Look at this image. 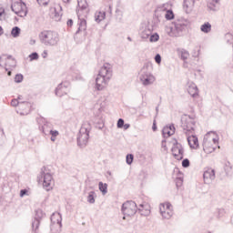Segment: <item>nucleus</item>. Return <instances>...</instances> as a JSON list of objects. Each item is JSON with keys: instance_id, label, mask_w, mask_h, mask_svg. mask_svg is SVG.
<instances>
[{"instance_id": "393cba45", "label": "nucleus", "mask_w": 233, "mask_h": 233, "mask_svg": "<svg viewBox=\"0 0 233 233\" xmlns=\"http://www.w3.org/2000/svg\"><path fill=\"white\" fill-rule=\"evenodd\" d=\"M200 30L204 34H208L210 30H212V25H210L208 22H206L200 26Z\"/></svg>"}, {"instance_id": "dca6fc26", "label": "nucleus", "mask_w": 233, "mask_h": 233, "mask_svg": "<svg viewBox=\"0 0 233 233\" xmlns=\"http://www.w3.org/2000/svg\"><path fill=\"white\" fill-rule=\"evenodd\" d=\"M77 14V17H78V25L79 27L77 29V31L76 32V35H77V34H79V32H85L86 31V19L83 18L81 15V11H76Z\"/></svg>"}, {"instance_id": "6e6d98bb", "label": "nucleus", "mask_w": 233, "mask_h": 233, "mask_svg": "<svg viewBox=\"0 0 233 233\" xmlns=\"http://www.w3.org/2000/svg\"><path fill=\"white\" fill-rule=\"evenodd\" d=\"M152 130L153 132H156L157 130V124H156V120L153 121Z\"/></svg>"}, {"instance_id": "4468645a", "label": "nucleus", "mask_w": 233, "mask_h": 233, "mask_svg": "<svg viewBox=\"0 0 233 233\" xmlns=\"http://www.w3.org/2000/svg\"><path fill=\"white\" fill-rule=\"evenodd\" d=\"M203 178L206 185H210L216 179V170L212 167L208 168L204 171Z\"/></svg>"}, {"instance_id": "72a5a7b5", "label": "nucleus", "mask_w": 233, "mask_h": 233, "mask_svg": "<svg viewBox=\"0 0 233 233\" xmlns=\"http://www.w3.org/2000/svg\"><path fill=\"white\" fill-rule=\"evenodd\" d=\"M165 17L167 21H172L174 19V11L172 9L167 10Z\"/></svg>"}, {"instance_id": "58836bf2", "label": "nucleus", "mask_w": 233, "mask_h": 233, "mask_svg": "<svg viewBox=\"0 0 233 233\" xmlns=\"http://www.w3.org/2000/svg\"><path fill=\"white\" fill-rule=\"evenodd\" d=\"M167 6H168L167 4H164V5H160V6H158L157 8V10L155 11L156 14H157V12H167Z\"/></svg>"}, {"instance_id": "4c0bfd02", "label": "nucleus", "mask_w": 233, "mask_h": 233, "mask_svg": "<svg viewBox=\"0 0 233 233\" xmlns=\"http://www.w3.org/2000/svg\"><path fill=\"white\" fill-rule=\"evenodd\" d=\"M23 79H25L23 74H16L15 76V83H23Z\"/></svg>"}, {"instance_id": "5fc2aeb1", "label": "nucleus", "mask_w": 233, "mask_h": 233, "mask_svg": "<svg viewBox=\"0 0 233 233\" xmlns=\"http://www.w3.org/2000/svg\"><path fill=\"white\" fill-rule=\"evenodd\" d=\"M55 19L56 21H61V15H59V13L56 11V9H55Z\"/></svg>"}, {"instance_id": "9b49d317", "label": "nucleus", "mask_w": 233, "mask_h": 233, "mask_svg": "<svg viewBox=\"0 0 233 233\" xmlns=\"http://www.w3.org/2000/svg\"><path fill=\"white\" fill-rule=\"evenodd\" d=\"M35 218L32 221V230L34 233L39 232V225H41V220L43 218H45L46 215L45 212H43V209H36Z\"/></svg>"}, {"instance_id": "37998d69", "label": "nucleus", "mask_w": 233, "mask_h": 233, "mask_svg": "<svg viewBox=\"0 0 233 233\" xmlns=\"http://www.w3.org/2000/svg\"><path fill=\"white\" fill-rule=\"evenodd\" d=\"M26 102H19L18 99H13L11 101V106H17L18 105H25Z\"/></svg>"}, {"instance_id": "c03bdc74", "label": "nucleus", "mask_w": 233, "mask_h": 233, "mask_svg": "<svg viewBox=\"0 0 233 233\" xmlns=\"http://www.w3.org/2000/svg\"><path fill=\"white\" fill-rule=\"evenodd\" d=\"M117 128H123L125 127V120L123 118H119L116 123Z\"/></svg>"}, {"instance_id": "aec40b11", "label": "nucleus", "mask_w": 233, "mask_h": 233, "mask_svg": "<svg viewBox=\"0 0 233 233\" xmlns=\"http://www.w3.org/2000/svg\"><path fill=\"white\" fill-rule=\"evenodd\" d=\"M159 210H160V214L164 219H170L174 214L172 212V210L165 209V205H161Z\"/></svg>"}, {"instance_id": "f8f14e48", "label": "nucleus", "mask_w": 233, "mask_h": 233, "mask_svg": "<svg viewBox=\"0 0 233 233\" xmlns=\"http://www.w3.org/2000/svg\"><path fill=\"white\" fill-rule=\"evenodd\" d=\"M171 152L175 159L177 161H181L183 157H185V149L183 148V146L177 142V140H176V142L173 144Z\"/></svg>"}, {"instance_id": "13d9d810", "label": "nucleus", "mask_w": 233, "mask_h": 233, "mask_svg": "<svg viewBox=\"0 0 233 233\" xmlns=\"http://www.w3.org/2000/svg\"><path fill=\"white\" fill-rule=\"evenodd\" d=\"M161 145H162V148L167 150V140H162Z\"/></svg>"}, {"instance_id": "e433bc0d", "label": "nucleus", "mask_w": 233, "mask_h": 233, "mask_svg": "<svg viewBox=\"0 0 233 233\" xmlns=\"http://www.w3.org/2000/svg\"><path fill=\"white\" fill-rule=\"evenodd\" d=\"M126 163H127V165H131L132 163H134V156L132 154L127 155Z\"/></svg>"}, {"instance_id": "c9c22d12", "label": "nucleus", "mask_w": 233, "mask_h": 233, "mask_svg": "<svg viewBox=\"0 0 233 233\" xmlns=\"http://www.w3.org/2000/svg\"><path fill=\"white\" fill-rule=\"evenodd\" d=\"M149 41L150 43H157V41H159V35L157 33L151 34V35H149Z\"/></svg>"}, {"instance_id": "7c9ffc66", "label": "nucleus", "mask_w": 233, "mask_h": 233, "mask_svg": "<svg viewBox=\"0 0 233 233\" xmlns=\"http://www.w3.org/2000/svg\"><path fill=\"white\" fill-rule=\"evenodd\" d=\"M138 212L140 216H150V206H146V210H143L141 208H138Z\"/></svg>"}, {"instance_id": "8fccbe9b", "label": "nucleus", "mask_w": 233, "mask_h": 233, "mask_svg": "<svg viewBox=\"0 0 233 233\" xmlns=\"http://www.w3.org/2000/svg\"><path fill=\"white\" fill-rule=\"evenodd\" d=\"M27 194H28L27 189H21L20 190V198H25V196H26Z\"/></svg>"}, {"instance_id": "c85d7f7f", "label": "nucleus", "mask_w": 233, "mask_h": 233, "mask_svg": "<svg viewBox=\"0 0 233 233\" xmlns=\"http://www.w3.org/2000/svg\"><path fill=\"white\" fill-rule=\"evenodd\" d=\"M224 170H225L227 176H232L233 168H232V166L230 165V162L226 163V165L224 167Z\"/></svg>"}, {"instance_id": "49530a36", "label": "nucleus", "mask_w": 233, "mask_h": 233, "mask_svg": "<svg viewBox=\"0 0 233 233\" xmlns=\"http://www.w3.org/2000/svg\"><path fill=\"white\" fill-rule=\"evenodd\" d=\"M40 6H46L50 0H36Z\"/></svg>"}, {"instance_id": "ddd939ff", "label": "nucleus", "mask_w": 233, "mask_h": 233, "mask_svg": "<svg viewBox=\"0 0 233 233\" xmlns=\"http://www.w3.org/2000/svg\"><path fill=\"white\" fill-rule=\"evenodd\" d=\"M68 92H70V82L68 81L60 83L55 89V94L57 97H63V96H66Z\"/></svg>"}, {"instance_id": "2f4dec72", "label": "nucleus", "mask_w": 233, "mask_h": 233, "mask_svg": "<svg viewBox=\"0 0 233 233\" xmlns=\"http://www.w3.org/2000/svg\"><path fill=\"white\" fill-rule=\"evenodd\" d=\"M215 216L218 218V219H220V218H223L225 216V208H217L215 211Z\"/></svg>"}, {"instance_id": "864d4df0", "label": "nucleus", "mask_w": 233, "mask_h": 233, "mask_svg": "<svg viewBox=\"0 0 233 233\" xmlns=\"http://www.w3.org/2000/svg\"><path fill=\"white\" fill-rule=\"evenodd\" d=\"M161 205H164L165 210H172V209H170V208H172V204L167 202L166 204H161Z\"/></svg>"}, {"instance_id": "de8ad7c7", "label": "nucleus", "mask_w": 233, "mask_h": 233, "mask_svg": "<svg viewBox=\"0 0 233 233\" xmlns=\"http://www.w3.org/2000/svg\"><path fill=\"white\" fill-rule=\"evenodd\" d=\"M49 135L53 137H57V136H59V131L51 129Z\"/></svg>"}, {"instance_id": "20e7f679", "label": "nucleus", "mask_w": 233, "mask_h": 233, "mask_svg": "<svg viewBox=\"0 0 233 233\" xmlns=\"http://www.w3.org/2000/svg\"><path fill=\"white\" fill-rule=\"evenodd\" d=\"M150 66L148 64H145L144 66L141 68L139 73V80L141 81L144 86H148L150 85H154L156 82V76L152 75L150 71Z\"/></svg>"}, {"instance_id": "cd10ccee", "label": "nucleus", "mask_w": 233, "mask_h": 233, "mask_svg": "<svg viewBox=\"0 0 233 233\" xmlns=\"http://www.w3.org/2000/svg\"><path fill=\"white\" fill-rule=\"evenodd\" d=\"M12 37H19L21 35V28L19 26H15L11 30Z\"/></svg>"}, {"instance_id": "603ef678", "label": "nucleus", "mask_w": 233, "mask_h": 233, "mask_svg": "<svg viewBox=\"0 0 233 233\" xmlns=\"http://www.w3.org/2000/svg\"><path fill=\"white\" fill-rule=\"evenodd\" d=\"M167 128H169V131H170L171 134L174 135L176 133V127H174V124L167 127Z\"/></svg>"}, {"instance_id": "473e14b6", "label": "nucleus", "mask_w": 233, "mask_h": 233, "mask_svg": "<svg viewBox=\"0 0 233 233\" xmlns=\"http://www.w3.org/2000/svg\"><path fill=\"white\" fill-rule=\"evenodd\" d=\"M190 56V54L188 53V51L182 49L180 51V58L182 59V61H187V59H188V56Z\"/></svg>"}, {"instance_id": "a19ab883", "label": "nucleus", "mask_w": 233, "mask_h": 233, "mask_svg": "<svg viewBox=\"0 0 233 233\" xmlns=\"http://www.w3.org/2000/svg\"><path fill=\"white\" fill-rule=\"evenodd\" d=\"M226 39H227V43H228L229 45H232V46H233L232 34H230V33L226 34Z\"/></svg>"}, {"instance_id": "2eb2a0df", "label": "nucleus", "mask_w": 233, "mask_h": 233, "mask_svg": "<svg viewBox=\"0 0 233 233\" xmlns=\"http://www.w3.org/2000/svg\"><path fill=\"white\" fill-rule=\"evenodd\" d=\"M63 218H61V214H53L51 216V230H54V227H58L59 230H61V227H63L62 222Z\"/></svg>"}, {"instance_id": "4d7b16f0", "label": "nucleus", "mask_w": 233, "mask_h": 233, "mask_svg": "<svg viewBox=\"0 0 233 233\" xmlns=\"http://www.w3.org/2000/svg\"><path fill=\"white\" fill-rule=\"evenodd\" d=\"M146 206H149V205L147 204V203H146V204H140L139 207H138V208H141L142 210L145 211V210H147V207H146Z\"/></svg>"}, {"instance_id": "ea45409f", "label": "nucleus", "mask_w": 233, "mask_h": 233, "mask_svg": "<svg viewBox=\"0 0 233 233\" xmlns=\"http://www.w3.org/2000/svg\"><path fill=\"white\" fill-rule=\"evenodd\" d=\"M29 59L30 61H35L39 59V54H37V52L32 53L31 55H29Z\"/></svg>"}, {"instance_id": "bb28decb", "label": "nucleus", "mask_w": 233, "mask_h": 233, "mask_svg": "<svg viewBox=\"0 0 233 233\" xmlns=\"http://www.w3.org/2000/svg\"><path fill=\"white\" fill-rule=\"evenodd\" d=\"M96 191H90L87 196V203H90V205H94L96 203Z\"/></svg>"}, {"instance_id": "5701e85b", "label": "nucleus", "mask_w": 233, "mask_h": 233, "mask_svg": "<svg viewBox=\"0 0 233 233\" xmlns=\"http://www.w3.org/2000/svg\"><path fill=\"white\" fill-rule=\"evenodd\" d=\"M208 140L205 139L203 140V150L204 152H206V154H212V152H214V150H216V148L211 147L208 146Z\"/></svg>"}, {"instance_id": "4be33fe9", "label": "nucleus", "mask_w": 233, "mask_h": 233, "mask_svg": "<svg viewBox=\"0 0 233 233\" xmlns=\"http://www.w3.org/2000/svg\"><path fill=\"white\" fill-rule=\"evenodd\" d=\"M77 5L80 8L77 12H80L81 15H83V11L86 10L88 8V3L86 0H77Z\"/></svg>"}, {"instance_id": "9d476101", "label": "nucleus", "mask_w": 233, "mask_h": 233, "mask_svg": "<svg viewBox=\"0 0 233 233\" xmlns=\"http://www.w3.org/2000/svg\"><path fill=\"white\" fill-rule=\"evenodd\" d=\"M181 127L183 130L186 132L187 136H190V134H194L196 121L190 116L187 117H183L181 119Z\"/></svg>"}, {"instance_id": "f704fd0d", "label": "nucleus", "mask_w": 233, "mask_h": 233, "mask_svg": "<svg viewBox=\"0 0 233 233\" xmlns=\"http://www.w3.org/2000/svg\"><path fill=\"white\" fill-rule=\"evenodd\" d=\"M162 134L164 137H170V136H174L171 133L170 128H168V127H166L162 129Z\"/></svg>"}, {"instance_id": "69168bd1", "label": "nucleus", "mask_w": 233, "mask_h": 233, "mask_svg": "<svg viewBox=\"0 0 233 233\" xmlns=\"http://www.w3.org/2000/svg\"><path fill=\"white\" fill-rule=\"evenodd\" d=\"M187 0H184V6H186V8H188V4H187Z\"/></svg>"}, {"instance_id": "39448f33", "label": "nucleus", "mask_w": 233, "mask_h": 233, "mask_svg": "<svg viewBox=\"0 0 233 233\" xmlns=\"http://www.w3.org/2000/svg\"><path fill=\"white\" fill-rule=\"evenodd\" d=\"M39 38L46 46H56L59 43V35L53 31H44L39 35Z\"/></svg>"}, {"instance_id": "09e8293b", "label": "nucleus", "mask_w": 233, "mask_h": 233, "mask_svg": "<svg viewBox=\"0 0 233 233\" xmlns=\"http://www.w3.org/2000/svg\"><path fill=\"white\" fill-rule=\"evenodd\" d=\"M155 61H156V63H157V65H159L161 63V55L157 54L155 56Z\"/></svg>"}, {"instance_id": "f03ea898", "label": "nucleus", "mask_w": 233, "mask_h": 233, "mask_svg": "<svg viewBox=\"0 0 233 233\" xmlns=\"http://www.w3.org/2000/svg\"><path fill=\"white\" fill-rule=\"evenodd\" d=\"M188 28V22L187 20H177L168 25H166L165 31L169 37H183L187 34Z\"/></svg>"}, {"instance_id": "c756f323", "label": "nucleus", "mask_w": 233, "mask_h": 233, "mask_svg": "<svg viewBox=\"0 0 233 233\" xmlns=\"http://www.w3.org/2000/svg\"><path fill=\"white\" fill-rule=\"evenodd\" d=\"M105 17H106V12H99L97 15H95V19H96V23H101V21H103V19H105Z\"/></svg>"}, {"instance_id": "680f3d73", "label": "nucleus", "mask_w": 233, "mask_h": 233, "mask_svg": "<svg viewBox=\"0 0 233 233\" xmlns=\"http://www.w3.org/2000/svg\"><path fill=\"white\" fill-rule=\"evenodd\" d=\"M123 128L124 130H128V128H130V124H124Z\"/></svg>"}, {"instance_id": "a211bd4d", "label": "nucleus", "mask_w": 233, "mask_h": 233, "mask_svg": "<svg viewBox=\"0 0 233 233\" xmlns=\"http://www.w3.org/2000/svg\"><path fill=\"white\" fill-rule=\"evenodd\" d=\"M43 126L40 127L45 136H48L49 132L52 131V124L46 121V118H42Z\"/></svg>"}, {"instance_id": "bf43d9fd", "label": "nucleus", "mask_w": 233, "mask_h": 233, "mask_svg": "<svg viewBox=\"0 0 233 233\" xmlns=\"http://www.w3.org/2000/svg\"><path fill=\"white\" fill-rule=\"evenodd\" d=\"M4 132L2 129H0V145H3V136H4Z\"/></svg>"}, {"instance_id": "338daca9", "label": "nucleus", "mask_w": 233, "mask_h": 233, "mask_svg": "<svg viewBox=\"0 0 233 233\" xmlns=\"http://www.w3.org/2000/svg\"><path fill=\"white\" fill-rule=\"evenodd\" d=\"M46 56H48V53H46V51H44L43 57L45 58V57H46Z\"/></svg>"}, {"instance_id": "6e6552de", "label": "nucleus", "mask_w": 233, "mask_h": 233, "mask_svg": "<svg viewBox=\"0 0 233 233\" xmlns=\"http://www.w3.org/2000/svg\"><path fill=\"white\" fill-rule=\"evenodd\" d=\"M11 9L19 17H26L28 14L26 4L23 0H12Z\"/></svg>"}, {"instance_id": "0e129e2a", "label": "nucleus", "mask_w": 233, "mask_h": 233, "mask_svg": "<svg viewBox=\"0 0 233 233\" xmlns=\"http://www.w3.org/2000/svg\"><path fill=\"white\" fill-rule=\"evenodd\" d=\"M29 45H35V39H31L29 42Z\"/></svg>"}, {"instance_id": "0eeeda50", "label": "nucleus", "mask_w": 233, "mask_h": 233, "mask_svg": "<svg viewBox=\"0 0 233 233\" xmlns=\"http://www.w3.org/2000/svg\"><path fill=\"white\" fill-rule=\"evenodd\" d=\"M17 66V62L12 56L3 55L0 56V66L5 68V72H7V76H12V70L15 68Z\"/></svg>"}, {"instance_id": "79ce46f5", "label": "nucleus", "mask_w": 233, "mask_h": 233, "mask_svg": "<svg viewBox=\"0 0 233 233\" xmlns=\"http://www.w3.org/2000/svg\"><path fill=\"white\" fill-rule=\"evenodd\" d=\"M182 167H183V168H188V167H190V160H188V158L183 159Z\"/></svg>"}, {"instance_id": "052dcab7", "label": "nucleus", "mask_w": 233, "mask_h": 233, "mask_svg": "<svg viewBox=\"0 0 233 233\" xmlns=\"http://www.w3.org/2000/svg\"><path fill=\"white\" fill-rule=\"evenodd\" d=\"M74 25V20L68 19L67 20V26H72Z\"/></svg>"}, {"instance_id": "f257e3e1", "label": "nucleus", "mask_w": 233, "mask_h": 233, "mask_svg": "<svg viewBox=\"0 0 233 233\" xmlns=\"http://www.w3.org/2000/svg\"><path fill=\"white\" fill-rule=\"evenodd\" d=\"M113 74L112 65L109 63L104 64L96 78V88L98 91L104 90L106 85H108V81L112 79Z\"/></svg>"}, {"instance_id": "774afa93", "label": "nucleus", "mask_w": 233, "mask_h": 233, "mask_svg": "<svg viewBox=\"0 0 233 233\" xmlns=\"http://www.w3.org/2000/svg\"><path fill=\"white\" fill-rule=\"evenodd\" d=\"M51 141H56V137H51Z\"/></svg>"}, {"instance_id": "7ed1b4c3", "label": "nucleus", "mask_w": 233, "mask_h": 233, "mask_svg": "<svg viewBox=\"0 0 233 233\" xmlns=\"http://www.w3.org/2000/svg\"><path fill=\"white\" fill-rule=\"evenodd\" d=\"M92 130V126L90 122L86 121L82 124V127L79 130L76 141L77 147L80 148H85L88 145V139H90V131Z\"/></svg>"}, {"instance_id": "b1692460", "label": "nucleus", "mask_w": 233, "mask_h": 233, "mask_svg": "<svg viewBox=\"0 0 233 233\" xmlns=\"http://www.w3.org/2000/svg\"><path fill=\"white\" fill-rule=\"evenodd\" d=\"M152 35V30L150 28L146 27L141 33L140 37L142 39H148Z\"/></svg>"}, {"instance_id": "f3484780", "label": "nucleus", "mask_w": 233, "mask_h": 233, "mask_svg": "<svg viewBox=\"0 0 233 233\" xmlns=\"http://www.w3.org/2000/svg\"><path fill=\"white\" fill-rule=\"evenodd\" d=\"M187 143L190 148H198V147H199V140L198 139V137L194 135V133L187 135Z\"/></svg>"}, {"instance_id": "e2e57ef3", "label": "nucleus", "mask_w": 233, "mask_h": 233, "mask_svg": "<svg viewBox=\"0 0 233 233\" xmlns=\"http://www.w3.org/2000/svg\"><path fill=\"white\" fill-rule=\"evenodd\" d=\"M3 14H5V9L0 8V17L3 16Z\"/></svg>"}, {"instance_id": "1a4fd4ad", "label": "nucleus", "mask_w": 233, "mask_h": 233, "mask_svg": "<svg viewBox=\"0 0 233 233\" xmlns=\"http://www.w3.org/2000/svg\"><path fill=\"white\" fill-rule=\"evenodd\" d=\"M139 208H137V204H136L132 200H127L122 205V214L124 216L132 217L136 215Z\"/></svg>"}, {"instance_id": "412c9836", "label": "nucleus", "mask_w": 233, "mask_h": 233, "mask_svg": "<svg viewBox=\"0 0 233 233\" xmlns=\"http://www.w3.org/2000/svg\"><path fill=\"white\" fill-rule=\"evenodd\" d=\"M187 92L189 95L192 96V97H196L198 94H199V90L198 89V86L196 84H192L188 86Z\"/></svg>"}, {"instance_id": "423d86ee", "label": "nucleus", "mask_w": 233, "mask_h": 233, "mask_svg": "<svg viewBox=\"0 0 233 233\" xmlns=\"http://www.w3.org/2000/svg\"><path fill=\"white\" fill-rule=\"evenodd\" d=\"M38 177H41L39 180L43 182V187L46 190H52L54 177L52 176V170H50V168L43 167Z\"/></svg>"}, {"instance_id": "a18cd8bd", "label": "nucleus", "mask_w": 233, "mask_h": 233, "mask_svg": "<svg viewBox=\"0 0 233 233\" xmlns=\"http://www.w3.org/2000/svg\"><path fill=\"white\" fill-rule=\"evenodd\" d=\"M176 185L177 187V188H179V187H182L183 185V177H179L176 178Z\"/></svg>"}, {"instance_id": "3c124183", "label": "nucleus", "mask_w": 233, "mask_h": 233, "mask_svg": "<svg viewBox=\"0 0 233 233\" xmlns=\"http://www.w3.org/2000/svg\"><path fill=\"white\" fill-rule=\"evenodd\" d=\"M96 127V128H98L99 130H103V128H105V123H103V122H98Z\"/></svg>"}, {"instance_id": "a878e982", "label": "nucleus", "mask_w": 233, "mask_h": 233, "mask_svg": "<svg viewBox=\"0 0 233 233\" xmlns=\"http://www.w3.org/2000/svg\"><path fill=\"white\" fill-rule=\"evenodd\" d=\"M98 188H99L100 192H102L103 196H105L108 192V184L99 182Z\"/></svg>"}, {"instance_id": "6ab92c4d", "label": "nucleus", "mask_w": 233, "mask_h": 233, "mask_svg": "<svg viewBox=\"0 0 233 233\" xmlns=\"http://www.w3.org/2000/svg\"><path fill=\"white\" fill-rule=\"evenodd\" d=\"M219 1L220 0H208V8L211 12H218L219 10Z\"/></svg>"}]
</instances>
